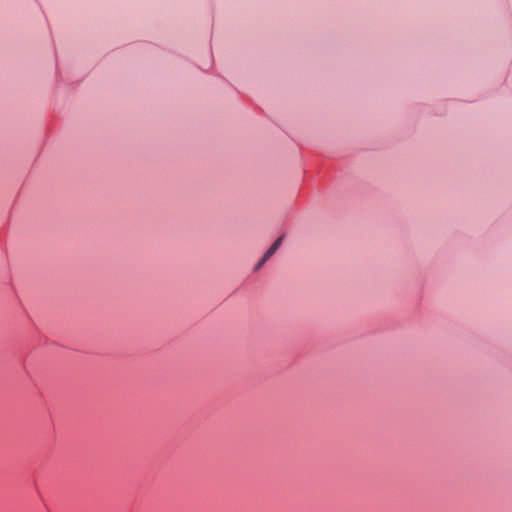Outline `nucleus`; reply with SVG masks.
<instances>
[{
    "instance_id": "1",
    "label": "nucleus",
    "mask_w": 512,
    "mask_h": 512,
    "mask_svg": "<svg viewBox=\"0 0 512 512\" xmlns=\"http://www.w3.org/2000/svg\"><path fill=\"white\" fill-rule=\"evenodd\" d=\"M284 240V236L278 237L273 244L268 248V250L264 253V255L261 257L259 262L255 265L254 271H258L280 248Z\"/></svg>"
}]
</instances>
